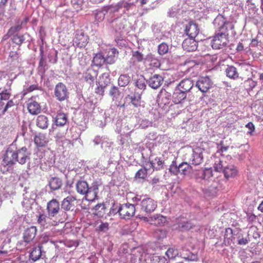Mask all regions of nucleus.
<instances>
[{"label":"nucleus","instance_id":"c756f323","mask_svg":"<svg viewBox=\"0 0 263 263\" xmlns=\"http://www.w3.org/2000/svg\"><path fill=\"white\" fill-rule=\"evenodd\" d=\"M152 221L155 225L161 226L166 223L167 220L165 216L160 214H157L152 217Z\"/></svg>","mask_w":263,"mask_h":263},{"label":"nucleus","instance_id":"3c124183","mask_svg":"<svg viewBox=\"0 0 263 263\" xmlns=\"http://www.w3.org/2000/svg\"><path fill=\"white\" fill-rule=\"evenodd\" d=\"M213 176V172L211 168H206L203 172V180L209 179Z\"/></svg>","mask_w":263,"mask_h":263},{"label":"nucleus","instance_id":"412c9836","mask_svg":"<svg viewBox=\"0 0 263 263\" xmlns=\"http://www.w3.org/2000/svg\"><path fill=\"white\" fill-rule=\"evenodd\" d=\"M119 54V52L115 48H110L107 51L106 57L105 58L106 62L108 64L115 63L116 58Z\"/></svg>","mask_w":263,"mask_h":263},{"label":"nucleus","instance_id":"8fccbe9b","mask_svg":"<svg viewBox=\"0 0 263 263\" xmlns=\"http://www.w3.org/2000/svg\"><path fill=\"white\" fill-rule=\"evenodd\" d=\"M147 170L145 168H141L136 174V177L139 178L144 179L146 177Z\"/></svg>","mask_w":263,"mask_h":263},{"label":"nucleus","instance_id":"680f3d73","mask_svg":"<svg viewBox=\"0 0 263 263\" xmlns=\"http://www.w3.org/2000/svg\"><path fill=\"white\" fill-rule=\"evenodd\" d=\"M193 225L190 221H186L182 224L181 228L185 230H190L193 228Z\"/></svg>","mask_w":263,"mask_h":263},{"label":"nucleus","instance_id":"bb28decb","mask_svg":"<svg viewBox=\"0 0 263 263\" xmlns=\"http://www.w3.org/2000/svg\"><path fill=\"white\" fill-rule=\"evenodd\" d=\"M226 73L228 77L233 80L237 79L239 77V73L234 66L228 65L226 69Z\"/></svg>","mask_w":263,"mask_h":263},{"label":"nucleus","instance_id":"79ce46f5","mask_svg":"<svg viewBox=\"0 0 263 263\" xmlns=\"http://www.w3.org/2000/svg\"><path fill=\"white\" fill-rule=\"evenodd\" d=\"M136 86L140 89H144L146 87L145 79L142 76H140L135 82Z\"/></svg>","mask_w":263,"mask_h":263},{"label":"nucleus","instance_id":"a19ab883","mask_svg":"<svg viewBox=\"0 0 263 263\" xmlns=\"http://www.w3.org/2000/svg\"><path fill=\"white\" fill-rule=\"evenodd\" d=\"M165 254L168 258L173 259L178 255V251L175 248H171L167 250Z\"/></svg>","mask_w":263,"mask_h":263},{"label":"nucleus","instance_id":"4be33fe9","mask_svg":"<svg viewBox=\"0 0 263 263\" xmlns=\"http://www.w3.org/2000/svg\"><path fill=\"white\" fill-rule=\"evenodd\" d=\"M186 92L181 89L176 90L173 94V101L175 104H179L186 98Z\"/></svg>","mask_w":263,"mask_h":263},{"label":"nucleus","instance_id":"e433bc0d","mask_svg":"<svg viewBox=\"0 0 263 263\" xmlns=\"http://www.w3.org/2000/svg\"><path fill=\"white\" fill-rule=\"evenodd\" d=\"M130 81V77L126 74L121 75L118 79V84L121 87L126 86Z\"/></svg>","mask_w":263,"mask_h":263},{"label":"nucleus","instance_id":"864d4df0","mask_svg":"<svg viewBox=\"0 0 263 263\" xmlns=\"http://www.w3.org/2000/svg\"><path fill=\"white\" fill-rule=\"evenodd\" d=\"M249 242V239L247 237H243L242 235L238 237V244L239 245H246Z\"/></svg>","mask_w":263,"mask_h":263},{"label":"nucleus","instance_id":"473e14b6","mask_svg":"<svg viewBox=\"0 0 263 263\" xmlns=\"http://www.w3.org/2000/svg\"><path fill=\"white\" fill-rule=\"evenodd\" d=\"M11 95V89H4L0 92V110L2 109V106L3 105L2 101L8 100Z\"/></svg>","mask_w":263,"mask_h":263},{"label":"nucleus","instance_id":"a211bd4d","mask_svg":"<svg viewBox=\"0 0 263 263\" xmlns=\"http://www.w3.org/2000/svg\"><path fill=\"white\" fill-rule=\"evenodd\" d=\"M36 228L32 226L27 228L24 232L23 239L25 242L29 243L33 240L36 233Z\"/></svg>","mask_w":263,"mask_h":263},{"label":"nucleus","instance_id":"5701e85b","mask_svg":"<svg viewBox=\"0 0 263 263\" xmlns=\"http://www.w3.org/2000/svg\"><path fill=\"white\" fill-rule=\"evenodd\" d=\"M194 85L193 82L191 79H184L178 84V87L185 92L189 91Z\"/></svg>","mask_w":263,"mask_h":263},{"label":"nucleus","instance_id":"2f4dec72","mask_svg":"<svg viewBox=\"0 0 263 263\" xmlns=\"http://www.w3.org/2000/svg\"><path fill=\"white\" fill-rule=\"evenodd\" d=\"M109 93L113 101H117L120 98H122L119 88L115 86L111 87Z\"/></svg>","mask_w":263,"mask_h":263},{"label":"nucleus","instance_id":"6e6552de","mask_svg":"<svg viewBox=\"0 0 263 263\" xmlns=\"http://www.w3.org/2000/svg\"><path fill=\"white\" fill-rule=\"evenodd\" d=\"M17 162L20 164L29 163L30 160V152L26 147H23L16 152Z\"/></svg>","mask_w":263,"mask_h":263},{"label":"nucleus","instance_id":"338daca9","mask_svg":"<svg viewBox=\"0 0 263 263\" xmlns=\"http://www.w3.org/2000/svg\"><path fill=\"white\" fill-rule=\"evenodd\" d=\"M9 57L13 59H17L18 58V54L17 52L11 51L9 53Z\"/></svg>","mask_w":263,"mask_h":263},{"label":"nucleus","instance_id":"5fc2aeb1","mask_svg":"<svg viewBox=\"0 0 263 263\" xmlns=\"http://www.w3.org/2000/svg\"><path fill=\"white\" fill-rule=\"evenodd\" d=\"M105 85H103L102 84L99 85L95 89V92L97 94L101 95L103 96L104 93V89L105 88Z\"/></svg>","mask_w":263,"mask_h":263},{"label":"nucleus","instance_id":"603ef678","mask_svg":"<svg viewBox=\"0 0 263 263\" xmlns=\"http://www.w3.org/2000/svg\"><path fill=\"white\" fill-rule=\"evenodd\" d=\"M133 57L138 62H142L143 59V55L138 51L134 52Z\"/></svg>","mask_w":263,"mask_h":263},{"label":"nucleus","instance_id":"a18cd8bd","mask_svg":"<svg viewBox=\"0 0 263 263\" xmlns=\"http://www.w3.org/2000/svg\"><path fill=\"white\" fill-rule=\"evenodd\" d=\"M168 50V46L166 44L162 43L158 46V53L161 55H163L166 53Z\"/></svg>","mask_w":263,"mask_h":263},{"label":"nucleus","instance_id":"20e7f679","mask_svg":"<svg viewBox=\"0 0 263 263\" xmlns=\"http://www.w3.org/2000/svg\"><path fill=\"white\" fill-rule=\"evenodd\" d=\"M132 263H141L146 261L147 253L142 248H137L133 251L130 255Z\"/></svg>","mask_w":263,"mask_h":263},{"label":"nucleus","instance_id":"774afa93","mask_svg":"<svg viewBox=\"0 0 263 263\" xmlns=\"http://www.w3.org/2000/svg\"><path fill=\"white\" fill-rule=\"evenodd\" d=\"M151 65H154L155 67H158L160 65V63L157 59H154L152 60L151 63L150 64Z\"/></svg>","mask_w":263,"mask_h":263},{"label":"nucleus","instance_id":"09e8293b","mask_svg":"<svg viewBox=\"0 0 263 263\" xmlns=\"http://www.w3.org/2000/svg\"><path fill=\"white\" fill-rule=\"evenodd\" d=\"M131 100V103L132 104L136 107H138L140 106L141 105V97H136L135 96L130 97Z\"/></svg>","mask_w":263,"mask_h":263},{"label":"nucleus","instance_id":"4c0bfd02","mask_svg":"<svg viewBox=\"0 0 263 263\" xmlns=\"http://www.w3.org/2000/svg\"><path fill=\"white\" fill-rule=\"evenodd\" d=\"M12 36L11 40L12 42L19 46L21 45L25 40L24 35L16 34Z\"/></svg>","mask_w":263,"mask_h":263},{"label":"nucleus","instance_id":"bf43d9fd","mask_svg":"<svg viewBox=\"0 0 263 263\" xmlns=\"http://www.w3.org/2000/svg\"><path fill=\"white\" fill-rule=\"evenodd\" d=\"M108 229V223L107 222H102L98 227V230L105 232Z\"/></svg>","mask_w":263,"mask_h":263},{"label":"nucleus","instance_id":"c85d7f7f","mask_svg":"<svg viewBox=\"0 0 263 263\" xmlns=\"http://www.w3.org/2000/svg\"><path fill=\"white\" fill-rule=\"evenodd\" d=\"M41 249V246L33 248L30 253L29 257L30 259L33 261H36L39 260L42 255Z\"/></svg>","mask_w":263,"mask_h":263},{"label":"nucleus","instance_id":"7ed1b4c3","mask_svg":"<svg viewBox=\"0 0 263 263\" xmlns=\"http://www.w3.org/2000/svg\"><path fill=\"white\" fill-rule=\"evenodd\" d=\"M135 211L136 209L134 204L126 203L121 205L117 212L121 218L129 219L134 215Z\"/></svg>","mask_w":263,"mask_h":263},{"label":"nucleus","instance_id":"13d9d810","mask_svg":"<svg viewBox=\"0 0 263 263\" xmlns=\"http://www.w3.org/2000/svg\"><path fill=\"white\" fill-rule=\"evenodd\" d=\"M105 210V205L103 203L97 204L94 207V210L98 213H102Z\"/></svg>","mask_w":263,"mask_h":263},{"label":"nucleus","instance_id":"052dcab7","mask_svg":"<svg viewBox=\"0 0 263 263\" xmlns=\"http://www.w3.org/2000/svg\"><path fill=\"white\" fill-rule=\"evenodd\" d=\"M105 14L103 11L98 12L95 15L96 20L99 22L103 21L104 18Z\"/></svg>","mask_w":263,"mask_h":263},{"label":"nucleus","instance_id":"72a5a7b5","mask_svg":"<svg viewBox=\"0 0 263 263\" xmlns=\"http://www.w3.org/2000/svg\"><path fill=\"white\" fill-rule=\"evenodd\" d=\"M67 121L66 115L62 112L58 113L55 118V124L57 125L62 126L64 125Z\"/></svg>","mask_w":263,"mask_h":263},{"label":"nucleus","instance_id":"58836bf2","mask_svg":"<svg viewBox=\"0 0 263 263\" xmlns=\"http://www.w3.org/2000/svg\"><path fill=\"white\" fill-rule=\"evenodd\" d=\"M84 3V0H71L72 7L77 12L83 9Z\"/></svg>","mask_w":263,"mask_h":263},{"label":"nucleus","instance_id":"0eeeda50","mask_svg":"<svg viewBox=\"0 0 263 263\" xmlns=\"http://www.w3.org/2000/svg\"><path fill=\"white\" fill-rule=\"evenodd\" d=\"M54 95L60 101L66 100L68 98V90L65 85L61 82L58 83L54 88Z\"/></svg>","mask_w":263,"mask_h":263},{"label":"nucleus","instance_id":"4468645a","mask_svg":"<svg viewBox=\"0 0 263 263\" xmlns=\"http://www.w3.org/2000/svg\"><path fill=\"white\" fill-rule=\"evenodd\" d=\"M199 28L198 24L191 21L186 26L185 32L190 37L195 38L199 32Z\"/></svg>","mask_w":263,"mask_h":263},{"label":"nucleus","instance_id":"f8f14e48","mask_svg":"<svg viewBox=\"0 0 263 263\" xmlns=\"http://www.w3.org/2000/svg\"><path fill=\"white\" fill-rule=\"evenodd\" d=\"M34 142L37 147H45L49 142V139L45 134L39 133L34 137Z\"/></svg>","mask_w":263,"mask_h":263},{"label":"nucleus","instance_id":"9b49d317","mask_svg":"<svg viewBox=\"0 0 263 263\" xmlns=\"http://www.w3.org/2000/svg\"><path fill=\"white\" fill-rule=\"evenodd\" d=\"M89 37L84 32H80L76 33L73 40L76 45L79 48H82L86 46L88 43Z\"/></svg>","mask_w":263,"mask_h":263},{"label":"nucleus","instance_id":"39448f33","mask_svg":"<svg viewBox=\"0 0 263 263\" xmlns=\"http://www.w3.org/2000/svg\"><path fill=\"white\" fill-rule=\"evenodd\" d=\"M213 83L208 77L200 78L196 82L195 86L202 93L207 92L209 90L213 87Z\"/></svg>","mask_w":263,"mask_h":263},{"label":"nucleus","instance_id":"aec40b11","mask_svg":"<svg viewBox=\"0 0 263 263\" xmlns=\"http://www.w3.org/2000/svg\"><path fill=\"white\" fill-rule=\"evenodd\" d=\"M27 108L29 112L32 115L38 114L41 111L40 104L32 99H29L28 101Z\"/></svg>","mask_w":263,"mask_h":263},{"label":"nucleus","instance_id":"f704fd0d","mask_svg":"<svg viewBox=\"0 0 263 263\" xmlns=\"http://www.w3.org/2000/svg\"><path fill=\"white\" fill-rule=\"evenodd\" d=\"M233 238V231L231 228H227L224 235V242L227 245H230Z\"/></svg>","mask_w":263,"mask_h":263},{"label":"nucleus","instance_id":"c9c22d12","mask_svg":"<svg viewBox=\"0 0 263 263\" xmlns=\"http://www.w3.org/2000/svg\"><path fill=\"white\" fill-rule=\"evenodd\" d=\"M61 185L62 182L58 178H53L49 182L50 187L52 190H56L60 189Z\"/></svg>","mask_w":263,"mask_h":263},{"label":"nucleus","instance_id":"6ab92c4d","mask_svg":"<svg viewBox=\"0 0 263 263\" xmlns=\"http://www.w3.org/2000/svg\"><path fill=\"white\" fill-rule=\"evenodd\" d=\"M163 79L159 74H154L148 80V84L150 87L154 89L159 88L162 84Z\"/></svg>","mask_w":263,"mask_h":263},{"label":"nucleus","instance_id":"37998d69","mask_svg":"<svg viewBox=\"0 0 263 263\" xmlns=\"http://www.w3.org/2000/svg\"><path fill=\"white\" fill-rule=\"evenodd\" d=\"M41 53H40V59L39 62V68L41 70H43L44 72L45 71V67L46 66V63H45V59L44 57L43 54V50L42 49L40 50Z\"/></svg>","mask_w":263,"mask_h":263},{"label":"nucleus","instance_id":"f257e3e1","mask_svg":"<svg viewBox=\"0 0 263 263\" xmlns=\"http://www.w3.org/2000/svg\"><path fill=\"white\" fill-rule=\"evenodd\" d=\"M215 26L217 27L216 33L228 39L229 29H233V25L231 22L227 21L222 16L217 17L214 21Z\"/></svg>","mask_w":263,"mask_h":263},{"label":"nucleus","instance_id":"b1692460","mask_svg":"<svg viewBox=\"0 0 263 263\" xmlns=\"http://www.w3.org/2000/svg\"><path fill=\"white\" fill-rule=\"evenodd\" d=\"M97 76V72L92 69H88L84 76L85 81L90 85H92Z\"/></svg>","mask_w":263,"mask_h":263},{"label":"nucleus","instance_id":"0e129e2a","mask_svg":"<svg viewBox=\"0 0 263 263\" xmlns=\"http://www.w3.org/2000/svg\"><path fill=\"white\" fill-rule=\"evenodd\" d=\"M220 145H221L220 151L221 152H226L229 148V145H225L223 141L220 142Z\"/></svg>","mask_w":263,"mask_h":263},{"label":"nucleus","instance_id":"1a4fd4ad","mask_svg":"<svg viewBox=\"0 0 263 263\" xmlns=\"http://www.w3.org/2000/svg\"><path fill=\"white\" fill-rule=\"evenodd\" d=\"M47 210L49 217H55L60 210L59 202L56 199H52L47 203Z\"/></svg>","mask_w":263,"mask_h":263},{"label":"nucleus","instance_id":"a878e982","mask_svg":"<svg viewBox=\"0 0 263 263\" xmlns=\"http://www.w3.org/2000/svg\"><path fill=\"white\" fill-rule=\"evenodd\" d=\"M88 184L85 181H79L76 184V190L78 193L84 195L89 191Z\"/></svg>","mask_w":263,"mask_h":263},{"label":"nucleus","instance_id":"423d86ee","mask_svg":"<svg viewBox=\"0 0 263 263\" xmlns=\"http://www.w3.org/2000/svg\"><path fill=\"white\" fill-rule=\"evenodd\" d=\"M229 40L225 36L215 33L211 42L212 47L214 49H222L227 46Z\"/></svg>","mask_w":263,"mask_h":263},{"label":"nucleus","instance_id":"c03bdc74","mask_svg":"<svg viewBox=\"0 0 263 263\" xmlns=\"http://www.w3.org/2000/svg\"><path fill=\"white\" fill-rule=\"evenodd\" d=\"M37 222L44 227L48 228V224L46 222V216L43 214L39 215L37 219Z\"/></svg>","mask_w":263,"mask_h":263},{"label":"nucleus","instance_id":"7c9ffc66","mask_svg":"<svg viewBox=\"0 0 263 263\" xmlns=\"http://www.w3.org/2000/svg\"><path fill=\"white\" fill-rule=\"evenodd\" d=\"M48 119L44 115H40L36 119V125L42 129H45L48 127Z\"/></svg>","mask_w":263,"mask_h":263},{"label":"nucleus","instance_id":"2eb2a0df","mask_svg":"<svg viewBox=\"0 0 263 263\" xmlns=\"http://www.w3.org/2000/svg\"><path fill=\"white\" fill-rule=\"evenodd\" d=\"M184 165H170L169 171L172 174L177 175L178 174L186 175L190 173L192 168L191 165H187V167L183 168Z\"/></svg>","mask_w":263,"mask_h":263},{"label":"nucleus","instance_id":"f03ea898","mask_svg":"<svg viewBox=\"0 0 263 263\" xmlns=\"http://www.w3.org/2000/svg\"><path fill=\"white\" fill-rule=\"evenodd\" d=\"M134 198L136 201L141 200V209L147 213L154 211L157 206V202L151 198L147 197L141 200V197L137 195Z\"/></svg>","mask_w":263,"mask_h":263},{"label":"nucleus","instance_id":"49530a36","mask_svg":"<svg viewBox=\"0 0 263 263\" xmlns=\"http://www.w3.org/2000/svg\"><path fill=\"white\" fill-rule=\"evenodd\" d=\"M151 261V263H168L164 257L159 256H153Z\"/></svg>","mask_w":263,"mask_h":263},{"label":"nucleus","instance_id":"de8ad7c7","mask_svg":"<svg viewBox=\"0 0 263 263\" xmlns=\"http://www.w3.org/2000/svg\"><path fill=\"white\" fill-rule=\"evenodd\" d=\"M155 237L160 240L166 237V232L162 230H157L154 233Z\"/></svg>","mask_w":263,"mask_h":263},{"label":"nucleus","instance_id":"4d7b16f0","mask_svg":"<svg viewBox=\"0 0 263 263\" xmlns=\"http://www.w3.org/2000/svg\"><path fill=\"white\" fill-rule=\"evenodd\" d=\"M14 105V103L12 100H9L5 106L4 107V109L2 110L3 114H4L5 112H6L8 110V109L10 107H11Z\"/></svg>","mask_w":263,"mask_h":263},{"label":"nucleus","instance_id":"ea45409f","mask_svg":"<svg viewBox=\"0 0 263 263\" xmlns=\"http://www.w3.org/2000/svg\"><path fill=\"white\" fill-rule=\"evenodd\" d=\"M22 23L20 24L15 25L11 27L8 31V37H11V36L17 34L22 28Z\"/></svg>","mask_w":263,"mask_h":263},{"label":"nucleus","instance_id":"9d476101","mask_svg":"<svg viewBox=\"0 0 263 263\" xmlns=\"http://www.w3.org/2000/svg\"><path fill=\"white\" fill-rule=\"evenodd\" d=\"M98 190L99 184L97 182H93L92 185L89 188V191L84 194L85 199L89 201H93L98 199Z\"/></svg>","mask_w":263,"mask_h":263},{"label":"nucleus","instance_id":"cd10ccee","mask_svg":"<svg viewBox=\"0 0 263 263\" xmlns=\"http://www.w3.org/2000/svg\"><path fill=\"white\" fill-rule=\"evenodd\" d=\"M105 62V57L102 52L97 53L93 57L92 61V63L94 65L99 67H101Z\"/></svg>","mask_w":263,"mask_h":263},{"label":"nucleus","instance_id":"393cba45","mask_svg":"<svg viewBox=\"0 0 263 263\" xmlns=\"http://www.w3.org/2000/svg\"><path fill=\"white\" fill-rule=\"evenodd\" d=\"M223 173L225 177L228 179L235 176L237 173V170L235 165H227L224 167Z\"/></svg>","mask_w":263,"mask_h":263},{"label":"nucleus","instance_id":"e2e57ef3","mask_svg":"<svg viewBox=\"0 0 263 263\" xmlns=\"http://www.w3.org/2000/svg\"><path fill=\"white\" fill-rule=\"evenodd\" d=\"M247 83L249 84L250 89H252L257 85V82L252 79L248 80Z\"/></svg>","mask_w":263,"mask_h":263},{"label":"nucleus","instance_id":"ddd939ff","mask_svg":"<svg viewBox=\"0 0 263 263\" xmlns=\"http://www.w3.org/2000/svg\"><path fill=\"white\" fill-rule=\"evenodd\" d=\"M182 46L184 50L188 52H192L197 49L198 43L194 38L188 37L183 41Z\"/></svg>","mask_w":263,"mask_h":263},{"label":"nucleus","instance_id":"f3484780","mask_svg":"<svg viewBox=\"0 0 263 263\" xmlns=\"http://www.w3.org/2000/svg\"><path fill=\"white\" fill-rule=\"evenodd\" d=\"M3 161L6 164H15L17 162L16 152L7 150L4 155Z\"/></svg>","mask_w":263,"mask_h":263},{"label":"nucleus","instance_id":"dca6fc26","mask_svg":"<svg viewBox=\"0 0 263 263\" xmlns=\"http://www.w3.org/2000/svg\"><path fill=\"white\" fill-rule=\"evenodd\" d=\"M76 198L69 196L64 198L62 202V208L66 211H73L75 208Z\"/></svg>","mask_w":263,"mask_h":263},{"label":"nucleus","instance_id":"69168bd1","mask_svg":"<svg viewBox=\"0 0 263 263\" xmlns=\"http://www.w3.org/2000/svg\"><path fill=\"white\" fill-rule=\"evenodd\" d=\"M243 49H244V46H243V44L241 42H239L236 47V50L238 52H241V51H243Z\"/></svg>","mask_w":263,"mask_h":263},{"label":"nucleus","instance_id":"6e6d98bb","mask_svg":"<svg viewBox=\"0 0 263 263\" xmlns=\"http://www.w3.org/2000/svg\"><path fill=\"white\" fill-rule=\"evenodd\" d=\"M245 126L246 128H248L249 130L248 132V134L250 135H252L253 132L255 130V126H254V124L252 122H250L248 124H247Z\"/></svg>","mask_w":263,"mask_h":263}]
</instances>
